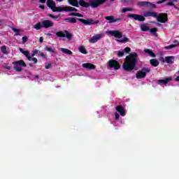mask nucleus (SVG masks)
I'll return each mask as SVG.
<instances>
[{
  "label": "nucleus",
  "instance_id": "42",
  "mask_svg": "<svg viewBox=\"0 0 179 179\" xmlns=\"http://www.w3.org/2000/svg\"><path fill=\"white\" fill-rule=\"evenodd\" d=\"M26 41H27V36H23L22 37V43H23V44H24V43H26Z\"/></svg>",
  "mask_w": 179,
  "mask_h": 179
},
{
  "label": "nucleus",
  "instance_id": "20",
  "mask_svg": "<svg viewBox=\"0 0 179 179\" xmlns=\"http://www.w3.org/2000/svg\"><path fill=\"white\" fill-rule=\"evenodd\" d=\"M173 80V78L171 77L168 78L165 80H158V83L159 85H166L169 82H171Z\"/></svg>",
  "mask_w": 179,
  "mask_h": 179
},
{
  "label": "nucleus",
  "instance_id": "16",
  "mask_svg": "<svg viewBox=\"0 0 179 179\" xmlns=\"http://www.w3.org/2000/svg\"><path fill=\"white\" fill-rule=\"evenodd\" d=\"M174 61H176V57L174 56L165 57L164 62L166 64H174Z\"/></svg>",
  "mask_w": 179,
  "mask_h": 179
},
{
  "label": "nucleus",
  "instance_id": "26",
  "mask_svg": "<svg viewBox=\"0 0 179 179\" xmlns=\"http://www.w3.org/2000/svg\"><path fill=\"white\" fill-rule=\"evenodd\" d=\"M1 51L5 55H8V54H9V52H8V50H6V46H5V45H3L1 47Z\"/></svg>",
  "mask_w": 179,
  "mask_h": 179
},
{
  "label": "nucleus",
  "instance_id": "31",
  "mask_svg": "<svg viewBox=\"0 0 179 179\" xmlns=\"http://www.w3.org/2000/svg\"><path fill=\"white\" fill-rule=\"evenodd\" d=\"M117 43H128L129 41V38L124 37L121 40H117Z\"/></svg>",
  "mask_w": 179,
  "mask_h": 179
},
{
  "label": "nucleus",
  "instance_id": "41",
  "mask_svg": "<svg viewBox=\"0 0 179 179\" xmlns=\"http://www.w3.org/2000/svg\"><path fill=\"white\" fill-rule=\"evenodd\" d=\"M124 52L128 53V52H131V48H124Z\"/></svg>",
  "mask_w": 179,
  "mask_h": 179
},
{
  "label": "nucleus",
  "instance_id": "30",
  "mask_svg": "<svg viewBox=\"0 0 179 179\" xmlns=\"http://www.w3.org/2000/svg\"><path fill=\"white\" fill-rule=\"evenodd\" d=\"M78 50L80 51V52H81L82 54H87V52L86 51V49L85 48V47L83 46H80L78 48Z\"/></svg>",
  "mask_w": 179,
  "mask_h": 179
},
{
  "label": "nucleus",
  "instance_id": "4",
  "mask_svg": "<svg viewBox=\"0 0 179 179\" xmlns=\"http://www.w3.org/2000/svg\"><path fill=\"white\" fill-rule=\"evenodd\" d=\"M47 5L48 8H50L51 10H52V12H62V8L64 6L62 5L57 7V4L55 3V1L52 0H48Z\"/></svg>",
  "mask_w": 179,
  "mask_h": 179
},
{
  "label": "nucleus",
  "instance_id": "27",
  "mask_svg": "<svg viewBox=\"0 0 179 179\" xmlns=\"http://www.w3.org/2000/svg\"><path fill=\"white\" fill-rule=\"evenodd\" d=\"M141 30H142V31H148V30H149V27L145 24H143L141 25Z\"/></svg>",
  "mask_w": 179,
  "mask_h": 179
},
{
  "label": "nucleus",
  "instance_id": "17",
  "mask_svg": "<svg viewBox=\"0 0 179 179\" xmlns=\"http://www.w3.org/2000/svg\"><path fill=\"white\" fill-rule=\"evenodd\" d=\"M83 68H85V69H96V66L92 64V63H84L83 64Z\"/></svg>",
  "mask_w": 179,
  "mask_h": 179
},
{
  "label": "nucleus",
  "instance_id": "56",
  "mask_svg": "<svg viewBox=\"0 0 179 179\" xmlns=\"http://www.w3.org/2000/svg\"><path fill=\"white\" fill-rule=\"evenodd\" d=\"M56 1H57V2H62V1H64V0H56Z\"/></svg>",
  "mask_w": 179,
  "mask_h": 179
},
{
  "label": "nucleus",
  "instance_id": "46",
  "mask_svg": "<svg viewBox=\"0 0 179 179\" xmlns=\"http://www.w3.org/2000/svg\"><path fill=\"white\" fill-rule=\"evenodd\" d=\"M45 69H50L51 68V64H46L45 66Z\"/></svg>",
  "mask_w": 179,
  "mask_h": 179
},
{
  "label": "nucleus",
  "instance_id": "12",
  "mask_svg": "<svg viewBox=\"0 0 179 179\" xmlns=\"http://www.w3.org/2000/svg\"><path fill=\"white\" fill-rule=\"evenodd\" d=\"M128 17L134 19V20H138V22H145V17L138 14H130Z\"/></svg>",
  "mask_w": 179,
  "mask_h": 179
},
{
  "label": "nucleus",
  "instance_id": "10",
  "mask_svg": "<svg viewBox=\"0 0 179 179\" xmlns=\"http://www.w3.org/2000/svg\"><path fill=\"white\" fill-rule=\"evenodd\" d=\"M78 20L79 22H81V23H83V24H86L88 26H90L91 24H97V23H99V20L94 22V20L92 19H79Z\"/></svg>",
  "mask_w": 179,
  "mask_h": 179
},
{
  "label": "nucleus",
  "instance_id": "48",
  "mask_svg": "<svg viewBox=\"0 0 179 179\" xmlns=\"http://www.w3.org/2000/svg\"><path fill=\"white\" fill-rule=\"evenodd\" d=\"M40 3H45L47 2V0H39Z\"/></svg>",
  "mask_w": 179,
  "mask_h": 179
},
{
  "label": "nucleus",
  "instance_id": "43",
  "mask_svg": "<svg viewBox=\"0 0 179 179\" xmlns=\"http://www.w3.org/2000/svg\"><path fill=\"white\" fill-rule=\"evenodd\" d=\"M31 61H33L34 62V64H37V62H38L37 58H36V57H34V58L31 57Z\"/></svg>",
  "mask_w": 179,
  "mask_h": 179
},
{
  "label": "nucleus",
  "instance_id": "6",
  "mask_svg": "<svg viewBox=\"0 0 179 179\" xmlns=\"http://www.w3.org/2000/svg\"><path fill=\"white\" fill-rule=\"evenodd\" d=\"M13 64L14 65V69L17 72H22V66H27L26 63H24V61L23 60L13 62Z\"/></svg>",
  "mask_w": 179,
  "mask_h": 179
},
{
  "label": "nucleus",
  "instance_id": "11",
  "mask_svg": "<svg viewBox=\"0 0 179 179\" xmlns=\"http://www.w3.org/2000/svg\"><path fill=\"white\" fill-rule=\"evenodd\" d=\"M108 66L109 68H114L115 70L120 69V63L118 62L111 59L108 62Z\"/></svg>",
  "mask_w": 179,
  "mask_h": 179
},
{
  "label": "nucleus",
  "instance_id": "58",
  "mask_svg": "<svg viewBox=\"0 0 179 179\" xmlns=\"http://www.w3.org/2000/svg\"><path fill=\"white\" fill-rule=\"evenodd\" d=\"M110 1H114V0H110Z\"/></svg>",
  "mask_w": 179,
  "mask_h": 179
},
{
  "label": "nucleus",
  "instance_id": "57",
  "mask_svg": "<svg viewBox=\"0 0 179 179\" xmlns=\"http://www.w3.org/2000/svg\"><path fill=\"white\" fill-rule=\"evenodd\" d=\"M8 69H10V67H8Z\"/></svg>",
  "mask_w": 179,
  "mask_h": 179
},
{
  "label": "nucleus",
  "instance_id": "44",
  "mask_svg": "<svg viewBox=\"0 0 179 179\" xmlns=\"http://www.w3.org/2000/svg\"><path fill=\"white\" fill-rule=\"evenodd\" d=\"M115 120H120V114H118L117 113H115Z\"/></svg>",
  "mask_w": 179,
  "mask_h": 179
},
{
  "label": "nucleus",
  "instance_id": "8",
  "mask_svg": "<svg viewBox=\"0 0 179 179\" xmlns=\"http://www.w3.org/2000/svg\"><path fill=\"white\" fill-rule=\"evenodd\" d=\"M106 34L113 36L115 38H121L122 37V33L118 30L108 31Z\"/></svg>",
  "mask_w": 179,
  "mask_h": 179
},
{
  "label": "nucleus",
  "instance_id": "35",
  "mask_svg": "<svg viewBox=\"0 0 179 179\" xmlns=\"http://www.w3.org/2000/svg\"><path fill=\"white\" fill-rule=\"evenodd\" d=\"M50 17H52V19H54V20H58V19H59V15H50Z\"/></svg>",
  "mask_w": 179,
  "mask_h": 179
},
{
  "label": "nucleus",
  "instance_id": "49",
  "mask_svg": "<svg viewBox=\"0 0 179 179\" xmlns=\"http://www.w3.org/2000/svg\"><path fill=\"white\" fill-rule=\"evenodd\" d=\"M163 2H164V0L158 1H157V4L163 3Z\"/></svg>",
  "mask_w": 179,
  "mask_h": 179
},
{
  "label": "nucleus",
  "instance_id": "7",
  "mask_svg": "<svg viewBox=\"0 0 179 179\" xmlns=\"http://www.w3.org/2000/svg\"><path fill=\"white\" fill-rule=\"evenodd\" d=\"M56 36L57 37L64 38H67V40H71L73 35L72 34L69 33L68 31H59L56 32Z\"/></svg>",
  "mask_w": 179,
  "mask_h": 179
},
{
  "label": "nucleus",
  "instance_id": "2",
  "mask_svg": "<svg viewBox=\"0 0 179 179\" xmlns=\"http://www.w3.org/2000/svg\"><path fill=\"white\" fill-rule=\"evenodd\" d=\"M138 59L139 56H138V53H130L124 59V62L122 66L123 69H124V71H134V69H135V66H136V63Z\"/></svg>",
  "mask_w": 179,
  "mask_h": 179
},
{
  "label": "nucleus",
  "instance_id": "37",
  "mask_svg": "<svg viewBox=\"0 0 179 179\" xmlns=\"http://www.w3.org/2000/svg\"><path fill=\"white\" fill-rule=\"evenodd\" d=\"M150 31L151 33H153L155 35H156V32L157 31V29L156 28H152L151 29H150Z\"/></svg>",
  "mask_w": 179,
  "mask_h": 179
},
{
  "label": "nucleus",
  "instance_id": "52",
  "mask_svg": "<svg viewBox=\"0 0 179 179\" xmlns=\"http://www.w3.org/2000/svg\"><path fill=\"white\" fill-rule=\"evenodd\" d=\"M166 5H168V6H173L174 4L173 3V2H169Z\"/></svg>",
  "mask_w": 179,
  "mask_h": 179
},
{
  "label": "nucleus",
  "instance_id": "13",
  "mask_svg": "<svg viewBox=\"0 0 179 179\" xmlns=\"http://www.w3.org/2000/svg\"><path fill=\"white\" fill-rule=\"evenodd\" d=\"M43 27L45 29H48V27H52L54 26V22L50 20H44L42 22Z\"/></svg>",
  "mask_w": 179,
  "mask_h": 179
},
{
  "label": "nucleus",
  "instance_id": "3",
  "mask_svg": "<svg viewBox=\"0 0 179 179\" xmlns=\"http://www.w3.org/2000/svg\"><path fill=\"white\" fill-rule=\"evenodd\" d=\"M156 17L157 22L160 23H166L167 22V14L166 13H160L157 15L156 12H145L144 13V17Z\"/></svg>",
  "mask_w": 179,
  "mask_h": 179
},
{
  "label": "nucleus",
  "instance_id": "33",
  "mask_svg": "<svg viewBox=\"0 0 179 179\" xmlns=\"http://www.w3.org/2000/svg\"><path fill=\"white\" fill-rule=\"evenodd\" d=\"M45 50V51H49L50 52H55V51L51 47L46 46Z\"/></svg>",
  "mask_w": 179,
  "mask_h": 179
},
{
  "label": "nucleus",
  "instance_id": "19",
  "mask_svg": "<svg viewBox=\"0 0 179 179\" xmlns=\"http://www.w3.org/2000/svg\"><path fill=\"white\" fill-rule=\"evenodd\" d=\"M20 52H22V54H23L24 55L26 56V57L27 58L28 61H31V57H30V52H29V51L24 50L22 48H20Z\"/></svg>",
  "mask_w": 179,
  "mask_h": 179
},
{
  "label": "nucleus",
  "instance_id": "34",
  "mask_svg": "<svg viewBox=\"0 0 179 179\" xmlns=\"http://www.w3.org/2000/svg\"><path fill=\"white\" fill-rule=\"evenodd\" d=\"M176 48V45H174V44L164 47L165 50H171V48Z\"/></svg>",
  "mask_w": 179,
  "mask_h": 179
},
{
  "label": "nucleus",
  "instance_id": "15",
  "mask_svg": "<svg viewBox=\"0 0 179 179\" xmlns=\"http://www.w3.org/2000/svg\"><path fill=\"white\" fill-rule=\"evenodd\" d=\"M106 20H108L109 23H115L121 20L120 18H114L113 16H106L105 17Z\"/></svg>",
  "mask_w": 179,
  "mask_h": 179
},
{
  "label": "nucleus",
  "instance_id": "22",
  "mask_svg": "<svg viewBox=\"0 0 179 179\" xmlns=\"http://www.w3.org/2000/svg\"><path fill=\"white\" fill-rule=\"evenodd\" d=\"M144 52H145V54H148L151 58H156V54L149 49H145Z\"/></svg>",
  "mask_w": 179,
  "mask_h": 179
},
{
  "label": "nucleus",
  "instance_id": "29",
  "mask_svg": "<svg viewBox=\"0 0 179 179\" xmlns=\"http://www.w3.org/2000/svg\"><path fill=\"white\" fill-rule=\"evenodd\" d=\"M134 10L132 8H124L121 10L122 13H125L126 12H132Z\"/></svg>",
  "mask_w": 179,
  "mask_h": 179
},
{
  "label": "nucleus",
  "instance_id": "55",
  "mask_svg": "<svg viewBox=\"0 0 179 179\" xmlns=\"http://www.w3.org/2000/svg\"><path fill=\"white\" fill-rule=\"evenodd\" d=\"M47 36H52L51 34H50V33H47V34H45Z\"/></svg>",
  "mask_w": 179,
  "mask_h": 179
},
{
  "label": "nucleus",
  "instance_id": "45",
  "mask_svg": "<svg viewBox=\"0 0 179 179\" xmlns=\"http://www.w3.org/2000/svg\"><path fill=\"white\" fill-rule=\"evenodd\" d=\"M173 43H174L173 45H175V47H177V46L179 45V41H174Z\"/></svg>",
  "mask_w": 179,
  "mask_h": 179
},
{
  "label": "nucleus",
  "instance_id": "54",
  "mask_svg": "<svg viewBox=\"0 0 179 179\" xmlns=\"http://www.w3.org/2000/svg\"><path fill=\"white\" fill-rule=\"evenodd\" d=\"M39 42H40V43H42V42H43V38H39Z\"/></svg>",
  "mask_w": 179,
  "mask_h": 179
},
{
  "label": "nucleus",
  "instance_id": "32",
  "mask_svg": "<svg viewBox=\"0 0 179 179\" xmlns=\"http://www.w3.org/2000/svg\"><path fill=\"white\" fill-rule=\"evenodd\" d=\"M66 20H68V22H69L70 23H76V19L73 17L67 18L66 19Z\"/></svg>",
  "mask_w": 179,
  "mask_h": 179
},
{
  "label": "nucleus",
  "instance_id": "14",
  "mask_svg": "<svg viewBox=\"0 0 179 179\" xmlns=\"http://www.w3.org/2000/svg\"><path fill=\"white\" fill-rule=\"evenodd\" d=\"M62 12H78V9L73 7L63 6Z\"/></svg>",
  "mask_w": 179,
  "mask_h": 179
},
{
  "label": "nucleus",
  "instance_id": "1",
  "mask_svg": "<svg viewBox=\"0 0 179 179\" xmlns=\"http://www.w3.org/2000/svg\"><path fill=\"white\" fill-rule=\"evenodd\" d=\"M90 3H86L85 0H68V3L72 6H76V8H79V5L83 6V8H89L91 6L92 8H97L100 6V5H103L106 0H90Z\"/></svg>",
  "mask_w": 179,
  "mask_h": 179
},
{
  "label": "nucleus",
  "instance_id": "36",
  "mask_svg": "<svg viewBox=\"0 0 179 179\" xmlns=\"http://www.w3.org/2000/svg\"><path fill=\"white\" fill-rule=\"evenodd\" d=\"M148 6H150L152 9H156V8H157V6H156V4L152 3L150 2V4H148Z\"/></svg>",
  "mask_w": 179,
  "mask_h": 179
},
{
  "label": "nucleus",
  "instance_id": "50",
  "mask_svg": "<svg viewBox=\"0 0 179 179\" xmlns=\"http://www.w3.org/2000/svg\"><path fill=\"white\" fill-rule=\"evenodd\" d=\"M77 16L78 17H83V15L82 14H80V13H77Z\"/></svg>",
  "mask_w": 179,
  "mask_h": 179
},
{
  "label": "nucleus",
  "instance_id": "25",
  "mask_svg": "<svg viewBox=\"0 0 179 179\" xmlns=\"http://www.w3.org/2000/svg\"><path fill=\"white\" fill-rule=\"evenodd\" d=\"M43 27V22H38L35 25H34V29H36V30H40Z\"/></svg>",
  "mask_w": 179,
  "mask_h": 179
},
{
  "label": "nucleus",
  "instance_id": "5",
  "mask_svg": "<svg viewBox=\"0 0 179 179\" xmlns=\"http://www.w3.org/2000/svg\"><path fill=\"white\" fill-rule=\"evenodd\" d=\"M150 72V69L149 68H143L141 70L137 71L136 78L137 79H143L146 78V73H149Z\"/></svg>",
  "mask_w": 179,
  "mask_h": 179
},
{
  "label": "nucleus",
  "instance_id": "40",
  "mask_svg": "<svg viewBox=\"0 0 179 179\" xmlns=\"http://www.w3.org/2000/svg\"><path fill=\"white\" fill-rule=\"evenodd\" d=\"M36 54H38V50H34L33 51V53H32V55H31V57H35V55H36Z\"/></svg>",
  "mask_w": 179,
  "mask_h": 179
},
{
  "label": "nucleus",
  "instance_id": "47",
  "mask_svg": "<svg viewBox=\"0 0 179 179\" xmlns=\"http://www.w3.org/2000/svg\"><path fill=\"white\" fill-rule=\"evenodd\" d=\"M78 13H70V16H77Z\"/></svg>",
  "mask_w": 179,
  "mask_h": 179
},
{
  "label": "nucleus",
  "instance_id": "18",
  "mask_svg": "<svg viewBox=\"0 0 179 179\" xmlns=\"http://www.w3.org/2000/svg\"><path fill=\"white\" fill-rule=\"evenodd\" d=\"M116 111H117V113H120V114L122 117L125 116V110L124 109V108H122V106H117Z\"/></svg>",
  "mask_w": 179,
  "mask_h": 179
},
{
  "label": "nucleus",
  "instance_id": "51",
  "mask_svg": "<svg viewBox=\"0 0 179 179\" xmlns=\"http://www.w3.org/2000/svg\"><path fill=\"white\" fill-rule=\"evenodd\" d=\"M176 82H179V76H178L176 77V78L175 79Z\"/></svg>",
  "mask_w": 179,
  "mask_h": 179
},
{
  "label": "nucleus",
  "instance_id": "28",
  "mask_svg": "<svg viewBox=\"0 0 179 179\" xmlns=\"http://www.w3.org/2000/svg\"><path fill=\"white\" fill-rule=\"evenodd\" d=\"M11 29H12L13 31H15V33H16L15 36H20V32L22 31L21 29H16L15 27H12Z\"/></svg>",
  "mask_w": 179,
  "mask_h": 179
},
{
  "label": "nucleus",
  "instance_id": "39",
  "mask_svg": "<svg viewBox=\"0 0 179 179\" xmlns=\"http://www.w3.org/2000/svg\"><path fill=\"white\" fill-rule=\"evenodd\" d=\"M38 55H40V57H42V58H47V55H44L42 52H39Z\"/></svg>",
  "mask_w": 179,
  "mask_h": 179
},
{
  "label": "nucleus",
  "instance_id": "21",
  "mask_svg": "<svg viewBox=\"0 0 179 179\" xmlns=\"http://www.w3.org/2000/svg\"><path fill=\"white\" fill-rule=\"evenodd\" d=\"M59 50L63 54H66V55H72V54H73L72 51L69 50V49H66V48H60Z\"/></svg>",
  "mask_w": 179,
  "mask_h": 179
},
{
  "label": "nucleus",
  "instance_id": "23",
  "mask_svg": "<svg viewBox=\"0 0 179 179\" xmlns=\"http://www.w3.org/2000/svg\"><path fill=\"white\" fill-rule=\"evenodd\" d=\"M150 62L152 66H159V61L156 59H152Z\"/></svg>",
  "mask_w": 179,
  "mask_h": 179
},
{
  "label": "nucleus",
  "instance_id": "9",
  "mask_svg": "<svg viewBox=\"0 0 179 179\" xmlns=\"http://www.w3.org/2000/svg\"><path fill=\"white\" fill-rule=\"evenodd\" d=\"M103 34H99L93 36L91 38L89 39V43L91 44H94V43H97L99 40H101L103 38Z\"/></svg>",
  "mask_w": 179,
  "mask_h": 179
},
{
  "label": "nucleus",
  "instance_id": "24",
  "mask_svg": "<svg viewBox=\"0 0 179 179\" xmlns=\"http://www.w3.org/2000/svg\"><path fill=\"white\" fill-rule=\"evenodd\" d=\"M150 4V2L149 1H141L138 3L139 6H145L146 8H148V6H149Z\"/></svg>",
  "mask_w": 179,
  "mask_h": 179
},
{
  "label": "nucleus",
  "instance_id": "38",
  "mask_svg": "<svg viewBox=\"0 0 179 179\" xmlns=\"http://www.w3.org/2000/svg\"><path fill=\"white\" fill-rule=\"evenodd\" d=\"M124 52L122 51H117V55L118 57H124Z\"/></svg>",
  "mask_w": 179,
  "mask_h": 179
},
{
  "label": "nucleus",
  "instance_id": "53",
  "mask_svg": "<svg viewBox=\"0 0 179 179\" xmlns=\"http://www.w3.org/2000/svg\"><path fill=\"white\" fill-rule=\"evenodd\" d=\"M39 8H40V9H45L44 6H43V5L39 6Z\"/></svg>",
  "mask_w": 179,
  "mask_h": 179
}]
</instances>
